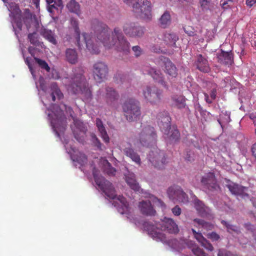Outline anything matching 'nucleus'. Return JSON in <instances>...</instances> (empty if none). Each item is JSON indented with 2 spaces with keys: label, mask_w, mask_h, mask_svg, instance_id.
<instances>
[{
  "label": "nucleus",
  "mask_w": 256,
  "mask_h": 256,
  "mask_svg": "<svg viewBox=\"0 0 256 256\" xmlns=\"http://www.w3.org/2000/svg\"><path fill=\"white\" fill-rule=\"evenodd\" d=\"M132 50L136 58L140 56L143 54L142 49L138 46H136L132 47Z\"/></svg>",
  "instance_id": "obj_49"
},
{
  "label": "nucleus",
  "mask_w": 256,
  "mask_h": 256,
  "mask_svg": "<svg viewBox=\"0 0 256 256\" xmlns=\"http://www.w3.org/2000/svg\"><path fill=\"white\" fill-rule=\"evenodd\" d=\"M73 161L78 162L80 166H84L87 163L88 159L86 156L82 152H78L72 156Z\"/></svg>",
  "instance_id": "obj_40"
},
{
  "label": "nucleus",
  "mask_w": 256,
  "mask_h": 256,
  "mask_svg": "<svg viewBox=\"0 0 256 256\" xmlns=\"http://www.w3.org/2000/svg\"><path fill=\"white\" fill-rule=\"evenodd\" d=\"M221 223L226 227L228 231L229 232H234L236 234H239L240 232L239 228L236 226L230 224L224 220H222Z\"/></svg>",
  "instance_id": "obj_43"
},
{
  "label": "nucleus",
  "mask_w": 256,
  "mask_h": 256,
  "mask_svg": "<svg viewBox=\"0 0 256 256\" xmlns=\"http://www.w3.org/2000/svg\"><path fill=\"white\" fill-rule=\"evenodd\" d=\"M34 60L41 68L45 70L47 72H50V68L45 60L36 57H34Z\"/></svg>",
  "instance_id": "obj_45"
},
{
  "label": "nucleus",
  "mask_w": 256,
  "mask_h": 256,
  "mask_svg": "<svg viewBox=\"0 0 256 256\" xmlns=\"http://www.w3.org/2000/svg\"><path fill=\"white\" fill-rule=\"evenodd\" d=\"M158 124L162 131L165 134H168L170 129L171 118L166 111H163L158 114Z\"/></svg>",
  "instance_id": "obj_13"
},
{
  "label": "nucleus",
  "mask_w": 256,
  "mask_h": 256,
  "mask_svg": "<svg viewBox=\"0 0 256 256\" xmlns=\"http://www.w3.org/2000/svg\"><path fill=\"white\" fill-rule=\"evenodd\" d=\"M201 182L210 190H216L219 188L215 175L213 172L206 174L202 178Z\"/></svg>",
  "instance_id": "obj_15"
},
{
  "label": "nucleus",
  "mask_w": 256,
  "mask_h": 256,
  "mask_svg": "<svg viewBox=\"0 0 256 256\" xmlns=\"http://www.w3.org/2000/svg\"><path fill=\"white\" fill-rule=\"evenodd\" d=\"M171 99L172 102V105L178 108H184L186 104L185 97L181 94H174L172 96Z\"/></svg>",
  "instance_id": "obj_32"
},
{
  "label": "nucleus",
  "mask_w": 256,
  "mask_h": 256,
  "mask_svg": "<svg viewBox=\"0 0 256 256\" xmlns=\"http://www.w3.org/2000/svg\"><path fill=\"white\" fill-rule=\"evenodd\" d=\"M148 158L154 168L162 169L166 164V158L164 152L154 148L148 154Z\"/></svg>",
  "instance_id": "obj_10"
},
{
  "label": "nucleus",
  "mask_w": 256,
  "mask_h": 256,
  "mask_svg": "<svg viewBox=\"0 0 256 256\" xmlns=\"http://www.w3.org/2000/svg\"><path fill=\"white\" fill-rule=\"evenodd\" d=\"M194 254L196 256H208L202 250L199 248H196L192 249Z\"/></svg>",
  "instance_id": "obj_53"
},
{
  "label": "nucleus",
  "mask_w": 256,
  "mask_h": 256,
  "mask_svg": "<svg viewBox=\"0 0 256 256\" xmlns=\"http://www.w3.org/2000/svg\"><path fill=\"white\" fill-rule=\"evenodd\" d=\"M232 194L235 195H242L246 189V187L238 185V184L234 183L229 181L228 184L226 185Z\"/></svg>",
  "instance_id": "obj_30"
},
{
  "label": "nucleus",
  "mask_w": 256,
  "mask_h": 256,
  "mask_svg": "<svg viewBox=\"0 0 256 256\" xmlns=\"http://www.w3.org/2000/svg\"><path fill=\"white\" fill-rule=\"evenodd\" d=\"M194 208L200 215L204 216L208 213L209 208L202 201L196 198L194 200Z\"/></svg>",
  "instance_id": "obj_28"
},
{
  "label": "nucleus",
  "mask_w": 256,
  "mask_h": 256,
  "mask_svg": "<svg viewBox=\"0 0 256 256\" xmlns=\"http://www.w3.org/2000/svg\"><path fill=\"white\" fill-rule=\"evenodd\" d=\"M9 11L10 12V16L12 18L20 16H22V12L19 6L15 2H10L9 4Z\"/></svg>",
  "instance_id": "obj_38"
},
{
  "label": "nucleus",
  "mask_w": 256,
  "mask_h": 256,
  "mask_svg": "<svg viewBox=\"0 0 256 256\" xmlns=\"http://www.w3.org/2000/svg\"><path fill=\"white\" fill-rule=\"evenodd\" d=\"M51 96L52 98V100L54 102L56 99V96H57L58 98L60 99L63 97V94L60 90L56 88H55V89L51 93Z\"/></svg>",
  "instance_id": "obj_47"
},
{
  "label": "nucleus",
  "mask_w": 256,
  "mask_h": 256,
  "mask_svg": "<svg viewBox=\"0 0 256 256\" xmlns=\"http://www.w3.org/2000/svg\"><path fill=\"white\" fill-rule=\"evenodd\" d=\"M159 228L170 234H176L179 232L178 225L170 218H164L159 224Z\"/></svg>",
  "instance_id": "obj_14"
},
{
  "label": "nucleus",
  "mask_w": 256,
  "mask_h": 256,
  "mask_svg": "<svg viewBox=\"0 0 256 256\" xmlns=\"http://www.w3.org/2000/svg\"><path fill=\"white\" fill-rule=\"evenodd\" d=\"M142 226L144 229L152 236L158 238L161 237V233L158 231L159 229V224L156 226L150 222L146 221L143 222Z\"/></svg>",
  "instance_id": "obj_24"
},
{
  "label": "nucleus",
  "mask_w": 256,
  "mask_h": 256,
  "mask_svg": "<svg viewBox=\"0 0 256 256\" xmlns=\"http://www.w3.org/2000/svg\"><path fill=\"white\" fill-rule=\"evenodd\" d=\"M66 8L70 12L75 14L80 18L82 14L80 6L75 0H70L66 4Z\"/></svg>",
  "instance_id": "obj_34"
},
{
  "label": "nucleus",
  "mask_w": 256,
  "mask_h": 256,
  "mask_svg": "<svg viewBox=\"0 0 256 256\" xmlns=\"http://www.w3.org/2000/svg\"><path fill=\"white\" fill-rule=\"evenodd\" d=\"M194 238L206 249L210 251H212L214 250V248L212 244L202 236L200 232H198L194 236Z\"/></svg>",
  "instance_id": "obj_35"
},
{
  "label": "nucleus",
  "mask_w": 256,
  "mask_h": 256,
  "mask_svg": "<svg viewBox=\"0 0 256 256\" xmlns=\"http://www.w3.org/2000/svg\"><path fill=\"white\" fill-rule=\"evenodd\" d=\"M92 28L98 42L103 44L104 47L110 48L115 46L118 51L126 54L130 53V44L120 28H114L111 33L110 28L106 24L95 20L92 22Z\"/></svg>",
  "instance_id": "obj_1"
},
{
  "label": "nucleus",
  "mask_w": 256,
  "mask_h": 256,
  "mask_svg": "<svg viewBox=\"0 0 256 256\" xmlns=\"http://www.w3.org/2000/svg\"><path fill=\"white\" fill-rule=\"evenodd\" d=\"M122 107L124 115L128 122L136 121L140 118L141 111L138 101L130 98L124 103Z\"/></svg>",
  "instance_id": "obj_5"
},
{
  "label": "nucleus",
  "mask_w": 256,
  "mask_h": 256,
  "mask_svg": "<svg viewBox=\"0 0 256 256\" xmlns=\"http://www.w3.org/2000/svg\"><path fill=\"white\" fill-rule=\"evenodd\" d=\"M156 134L154 127L144 126L139 134L138 140L144 146L148 147L156 144Z\"/></svg>",
  "instance_id": "obj_6"
},
{
  "label": "nucleus",
  "mask_w": 256,
  "mask_h": 256,
  "mask_svg": "<svg viewBox=\"0 0 256 256\" xmlns=\"http://www.w3.org/2000/svg\"><path fill=\"white\" fill-rule=\"evenodd\" d=\"M126 4H132V11L138 18L150 20L152 18L151 3L148 0H138L133 4L135 0H122Z\"/></svg>",
  "instance_id": "obj_4"
},
{
  "label": "nucleus",
  "mask_w": 256,
  "mask_h": 256,
  "mask_svg": "<svg viewBox=\"0 0 256 256\" xmlns=\"http://www.w3.org/2000/svg\"><path fill=\"white\" fill-rule=\"evenodd\" d=\"M98 173V170L94 168L92 170V174L94 181L98 188L106 196L110 199H116L120 202L122 208V211H120L121 214H126L129 212V204L126 198L120 195L117 196L112 184L106 180L103 176H100Z\"/></svg>",
  "instance_id": "obj_3"
},
{
  "label": "nucleus",
  "mask_w": 256,
  "mask_h": 256,
  "mask_svg": "<svg viewBox=\"0 0 256 256\" xmlns=\"http://www.w3.org/2000/svg\"><path fill=\"white\" fill-rule=\"evenodd\" d=\"M91 137L92 140V142L94 145L98 148H101V143L100 141V140L98 138L96 135L94 134H92L91 135Z\"/></svg>",
  "instance_id": "obj_54"
},
{
  "label": "nucleus",
  "mask_w": 256,
  "mask_h": 256,
  "mask_svg": "<svg viewBox=\"0 0 256 256\" xmlns=\"http://www.w3.org/2000/svg\"><path fill=\"white\" fill-rule=\"evenodd\" d=\"M195 224L201 226L202 228L207 230H211L213 228L214 226L210 222H206L202 220L195 218L194 220Z\"/></svg>",
  "instance_id": "obj_41"
},
{
  "label": "nucleus",
  "mask_w": 256,
  "mask_h": 256,
  "mask_svg": "<svg viewBox=\"0 0 256 256\" xmlns=\"http://www.w3.org/2000/svg\"><path fill=\"white\" fill-rule=\"evenodd\" d=\"M184 32L188 36H196L195 34V32L194 30V28L192 26H186L184 27Z\"/></svg>",
  "instance_id": "obj_51"
},
{
  "label": "nucleus",
  "mask_w": 256,
  "mask_h": 256,
  "mask_svg": "<svg viewBox=\"0 0 256 256\" xmlns=\"http://www.w3.org/2000/svg\"><path fill=\"white\" fill-rule=\"evenodd\" d=\"M124 154L130 158L136 164L140 165L141 160L140 156L130 147L126 148L124 150Z\"/></svg>",
  "instance_id": "obj_31"
},
{
  "label": "nucleus",
  "mask_w": 256,
  "mask_h": 256,
  "mask_svg": "<svg viewBox=\"0 0 256 256\" xmlns=\"http://www.w3.org/2000/svg\"><path fill=\"white\" fill-rule=\"evenodd\" d=\"M233 3V0H220V4L224 10L229 8Z\"/></svg>",
  "instance_id": "obj_48"
},
{
  "label": "nucleus",
  "mask_w": 256,
  "mask_h": 256,
  "mask_svg": "<svg viewBox=\"0 0 256 256\" xmlns=\"http://www.w3.org/2000/svg\"><path fill=\"white\" fill-rule=\"evenodd\" d=\"M28 51L29 53L31 54V56L34 58V56H35V51H36L35 48L34 46H30L28 48Z\"/></svg>",
  "instance_id": "obj_62"
},
{
  "label": "nucleus",
  "mask_w": 256,
  "mask_h": 256,
  "mask_svg": "<svg viewBox=\"0 0 256 256\" xmlns=\"http://www.w3.org/2000/svg\"><path fill=\"white\" fill-rule=\"evenodd\" d=\"M194 64L196 68L200 72H208L210 70V68L208 60L202 56V54H198V56Z\"/></svg>",
  "instance_id": "obj_22"
},
{
  "label": "nucleus",
  "mask_w": 256,
  "mask_h": 256,
  "mask_svg": "<svg viewBox=\"0 0 256 256\" xmlns=\"http://www.w3.org/2000/svg\"><path fill=\"white\" fill-rule=\"evenodd\" d=\"M143 96L146 101L153 105L159 104L163 97V90L156 86H146L142 90Z\"/></svg>",
  "instance_id": "obj_8"
},
{
  "label": "nucleus",
  "mask_w": 256,
  "mask_h": 256,
  "mask_svg": "<svg viewBox=\"0 0 256 256\" xmlns=\"http://www.w3.org/2000/svg\"><path fill=\"white\" fill-rule=\"evenodd\" d=\"M66 60L70 64H76L78 62V56L76 49L68 48L65 50Z\"/></svg>",
  "instance_id": "obj_26"
},
{
  "label": "nucleus",
  "mask_w": 256,
  "mask_h": 256,
  "mask_svg": "<svg viewBox=\"0 0 256 256\" xmlns=\"http://www.w3.org/2000/svg\"><path fill=\"white\" fill-rule=\"evenodd\" d=\"M162 39L164 44L168 46H175L176 41L178 40V36L174 32H166L158 40Z\"/></svg>",
  "instance_id": "obj_21"
},
{
  "label": "nucleus",
  "mask_w": 256,
  "mask_h": 256,
  "mask_svg": "<svg viewBox=\"0 0 256 256\" xmlns=\"http://www.w3.org/2000/svg\"><path fill=\"white\" fill-rule=\"evenodd\" d=\"M160 24L162 28H167L171 22V16L169 12L166 10L160 16L159 20Z\"/></svg>",
  "instance_id": "obj_37"
},
{
  "label": "nucleus",
  "mask_w": 256,
  "mask_h": 256,
  "mask_svg": "<svg viewBox=\"0 0 256 256\" xmlns=\"http://www.w3.org/2000/svg\"><path fill=\"white\" fill-rule=\"evenodd\" d=\"M180 134L177 129H174L170 132V138L172 141L176 142L180 139Z\"/></svg>",
  "instance_id": "obj_46"
},
{
  "label": "nucleus",
  "mask_w": 256,
  "mask_h": 256,
  "mask_svg": "<svg viewBox=\"0 0 256 256\" xmlns=\"http://www.w3.org/2000/svg\"><path fill=\"white\" fill-rule=\"evenodd\" d=\"M244 228L248 230L251 232H254V228L253 225H252L250 223L248 222L244 224Z\"/></svg>",
  "instance_id": "obj_61"
},
{
  "label": "nucleus",
  "mask_w": 256,
  "mask_h": 256,
  "mask_svg": "<svg viewBox=\"0 0 256 256\" xmlns=\"http://www.w3.org/2000/svg\"><path fill=\"white\" fill-rule=\"evenodd\" d=\"M176 202L184 204L188 202V197L186 194L182 190V188H180V192L178 193Z\"/></svg>",
  "instance_id": "obj_42"
},
{
  "label": "nucleus",
  "mask_w": 256,
  "mask_h": 256,
  "mask_svg": "<svg viewBox=\"0 0 256 256\" xmlns=\"http://www.w3.org/2000/svg\"><path fill=\"white\" fill-rule=\"evenodd\" d=\"M212 0H200V6L202 10H208L209 8V5Z\"/></svg>",
  "instance_id": "obj_55"
},
{
  "label": "nucleus",
  "mask_w": 256,
  "mask_h": 256,
  "mask_svg": "<svg viewBox=\"0 0 256 256\" xmlns=\"http://www.w3.org/2000/svg\"><path fill=\"white\" fill-rule=\"evenodd\" d=\"M143 70L146 72V74L150 75L156 82L160 84L165 89L168 90L167 82L165 81L164 76L160 70L147 66L144 67Z\"/></svg>",
  "instance_id": "obj_12"
},
{
  "label": "nucleus",
  "mask_w": 256,
  "mask_h": 256,
  "mask_svg": "<svg viewBox=\"0 0 256 256\" xmlns=\"http://www.w3.org/2000/svg\"><path fill=\"white\" fill-rule=\"evenodd\" d=\"M84 70L82 66H77L72 70V74L68 78L66 84L68 90L74 94H82L86 101L92 98V92L88 87L86 78L84 76Z\"/></svg>",
  "instance_id": "obj_2"
},
{
  "label": "nucleus",
  "mask_w": 256,
  "mask_h": 256,
  "mask_svg": "<svg viewBox=\"0 0 256 256\" xmlns=\"http://www.w3.org/2000/svg\"><path fill=\"white\" fill-rule=\"evenodd\" d=\"M108 166V168H106L105 172H106L109 176H114L115 175L116 170L114 168L112 167L110 162L108 161L106 162Z\"/></svg>",
  "instance_id": "obj_52"
},
{
  "label": "nucleus",
  "mask_w": 256,
  "mask_h": 256,
  "mask_svg": "<svg viewBox=\"0 0 256 256\" xmlns=\"http://www.w3.org/2000/svg\"><path fill=\"white\" fill-rule=\"evenodd\" d=\"M52 111L55 118L51 120V125L56 134L59 136L58 131L63 132L66 127V118L65 116L63 111L59 108L57 105L53 106Z\"/></svg>",
  "instance_id": "obj_7"
},
{
  "label": "nucleus",
  "mask_w": 256,
  "mask_h": 256,
  "mask_svg": "<svg viewBox=\"0 0 256 256\" xmlns=\"http://www.w3.org/2000/svg\"><path fill=\"white\" fill-rule=\"evenodd\" d=\"M48 4V10L50 12H52L54 9H58V8L62 6V0H46Z\"/></svg>",
  "instance_id": "obj_39"
},
{
  "label": "nucleus",
  "mask_w": 256,
  "mask_h": 256,
  "mask_svg": "<svg viewBox=\"0 0 256 256\" xmlns=\"http://www.w3.org/2000/svg\"><path fill=\"white\" fill-rule=\"evenodd\" d=\"M108 72V66L103 62L98 61L92 66V73L94 80L98 82L106 79Z\"/></svg>",
  "instance_id": "obj_11"
},
{
  "label": "nucleus",
  "mask_w": 256,
  "mask_h": 256,
  "mask_svg": "<svg viewBox=\"0 0 256 256\" xmlns=\"http://www.w3.org/2000/svg\"><path fill=\"white\" fill-rule=\"evenodd\" d=\"M256 3V0H246V4L248 6L250 7L252 6L254 4Z\"/></svg>",
  "instance_id": "obj_64"
},
{
  "label": "nucleus",
  "mask_w": 256,
  "mask_h": 256,
  "mask_svg": "<svg viewBox=\"0 0 256 256\" xmlns=\"http://www.w3.org/2000/svg\"><path fill=\"white\" fill-rule=\"evenodd\" d=\"M118 98L119 94L114 88L111 87L106 88L105 100L107 104H112L114 101L117 100Z\"/></svg>",
  "instance_id": "obj_27"
},
{
  "label": "nucleus",
  "mask_w": 256,
  "mask_h": 256,
  "mask_svg": "<svg viewBox=\"0 0 256 256\" xmlns=\"http://www.w3.org/2000/svg\"><path fill=\"white\" fill-rule=\"evenodd\" d=\"M122 30L128 37L140 38L144 34V28L138 22L130 20H126L123 24Z\"/></svg>",
  "instance_id": "obj_9"
},
{
  "label": "nucleus",
  "mask_w": 256,
  "mask_h": 256,
  "mask_svg": "<svg viewBox=\"0 0 256 256\" xmlns=\"http://www.w3.org/2000/svg\"><path fill=\"white\" fill-rule=\"evenodd\" d=\"M208 238L214 241L218 240L220 237L219 235L215 232H212L208 234Z\"/></svg>",
  "instance_id": "obj_56"
},
{
  "label": "nucleus",
  "mask_w": 256,
  "mask_h": 256,
  "mask_svg": "<svg viewBox=\"0 0 256 256\" xmlns=\"http://www.w3.org/2000/svg\"><path fill=\"white\" fill-rule=\"evenodd\" d=\"M74 124L76 128L80 130V132L82 134V136H79L78 134L75 131H74V138L78 142L83 143L84 141V136L85 135L86 132L87 131L86 126L80 120L74 121Z\"/></svg>",
  "instance_id": "obj_25"
},
{
  "label": "nucleus",
  "mask_w": 256,
  "mask_h": 256,
  "mask_svg": "<svg viewBox=\"0 0 256 256\" xmlns=\"http://www.w3.org/2000/svg\"><path fill=\"white\" fill-rule=\"evenodd\" d=\"M172 214L176 216H178L181 214L182 210L180 206L178 205L176 206L172 210Z\"/></svg>",
  "instance_id": "obj_58"
},
{
  "label": "nucleus",
  "mask_w": 256,
  "mask_h": 256,
  "mask_svg": "<svg viewBox=\"0 0 256 256\" xmlns=\"http://www.w3.org/2000/svg\"><path fill=\"white\" fill-rule=\"evenodd\" d=\"M30 58L28 57L26 58L25 59V62L27 64V66H28V68H29V69H30L32 74H33L34 70H33L32 64H31L30 62Z\"/></svg>",
  "instance_id": "obj_60"
},
{
  "label": "nucleus",
  "mask_w": 256,
  "mask_h": 256,
  "mask_svg": "<svg viewBox=\"0 0 256 256\" xmlns=\"http://www.w3.org/2000/svg\"><path fill=\"white\" fill-rule=\"evenodd\" d=\"M12 18V20L14 24H16V25L18 28L19 30H22V16H20L15 17Z\"/></svg>",
  "instance_id": "obj_50"
},
{
  "label": "nucleus",
  "mask_w": 256,
  "mask_h": 256,
  "mask_svg": "<svg viewBox=\"0 0 256 256\" xmlns=\"http://www.w3.org/2000/svg\"><path fill=\"white\" fill-rule=\"evenodd\" d=\"M70 22L76 34V38L78 45L79 48H80L82 44H81L80 41V31L79 28L78 21L76 18L74 17H72L70 19Z\"/></svg>",
  "instance_id": "obj_33"
},
{
  "label": "nucleus",
  "mask_w": 256,
  "mask_h": 256,
  "mask_svg": "<svg viewBox=\"0 0 256 256\" xmlns=\"http://www.w3.org/2000/svg\"><path fill=\"white\" fill-rule=\"evenodd\" d=\"M84 38L86 46L88 50L92 54H98L100 52L98 46L94 44L91 36L84 32L82 34Z\"/></svg>",
  "instance_id": "obj_19"
},
{
  "label": "nucleus",
  "mask_w": 256,
  "mask_h": 256,
  "mask_svg": "<svg viewBox=\"0 0 256 256\" xmlns=\"http://www.w3.org/2000/svg\"><path fill=\"white\" fill-rule=\"evenodd\" d=\"M160 60L164 63V72L172 78H176L178 75V69L176 66L168 58L162 56Z\"/></svg>",
  "instance_id": "obj_18"
},
{
  "label": "nucleus",
  "mask_w": 256,
  "mask_h": 256,
  "mask_svg": "<svg viewBox=\"0 0 256 256\" xmlns=\"http://www.w3.org/2000/svg\"><path fill=\"white\" fill-rule=\"evenodd\" d=\"M216 89H212L210 93V97L212 100H214L216 98Z\"/></svg>",
  "instance_id": "obj_63"
},
{
  "label": "nucleus",
  "mask_w": 256,
  "mask_h": 256,
  "mask_svg": "<svg viewBox=\"0 0 256 256\" xmlns=\"http://www.w3.org/2000/svg\"><path fill=\"white\" fill-rule=\"evenodd\" d=\"M218 256H234V254L226 250H219Z\"/></svg>",
  "instance_id": "obj_59"
},
{
  "label": "nucleus",
  "mask_w": 256,
  "mask_h": 256,
  "mask_svg": "<svg viewBox=\"0 0 256 256\" xmlns=\"http://www.w3.org/2000/svg\"><path fill=\"white\" fill-rule=\"evenodd\" d=\"M180 188V186L177 185H173L169 187L167 190V194L169 198L174 202H176Z\"/></svg>",
  "instance_id": "obj_36"
},
{
  "label": "nucleus",
  "mask_w": 256,
  "mask_h": 256,
  "mask_svg": "<svg viewBox=\"0 0 256 256\" xmlns=\"http://www.w3.org/2000/svg\"><path fill=\"white\" fill-rule=\"evenodd\" d=\"M28 38L30 42L35 46H39L42 44L38 40V36L36 32L29 34H28Z\"/></svg>",
  "instance_id": "obj_44"
},
{
  "label": "nucleus",
  "mask_w": 256,
  "mask_h": 256,
  "mask_svg": "<svg viewBox=\"0 0 256 256\" xmlns=\"http://www.w3.org/2000/svg\"><path fill=\"white\" fill-rule=\"evenodd\" d=\"M40 34L50 42L54 45H56L58 42L56 36L54 31L42 27L40 31Z\"/></svg>",
  "instance_id": "obj_23"
},
{
  "label": "nucleus",
  "mask_w": 256,
  "mask_h": 256,
  "mask_svg": "<svg viewBox=\"0 0 256 256\" xmlns=\"http://www.w3.org/2000/svg\"><path fill=\"white\" fill-rule=\"evenodd\" d=\"M217 59L219 63L228 66L234 63V56L232 51L224 52L221 50V52L217 56Z\"/></svg>",
  "instance_id": "obj_16"
},
{
  "label": "nucleus",
  "mask_w": 256,
  "mask_h": 256,
  "mask_svg": "<svg viewBox=\"0 0 256 256\" xmlns=\"http://www.w3.org/2000/svg\"><path fill=\"white\" fill-rule=\"evenodd\" d=\"M96 124L103 140L106 143H108L110 142V138L102 120L99 118H96Z\"/></svg>",
  "instance_id": "obj_29"
},
{
  "label": "nucleus",
  "mask_w": 256,
  "mask_h": 256,
  "mask_svg": "<svg viewBox=\"0 0 256 256\" xmlns=\"http://www.w3.org/2000/svg\"><path fill=\"white\" fill-rule=\"evenodd\" d=\"M138 208L142 214L146 216H154L156 213V211L149 200H142L140 202Z\"/></svg>",
  "instance_id": "obj_20"
},
{
  "label": "nucleus",
  "mask_w": 256,
  "mask_h": 256,
  "mask_svg": "<svg viewBox=\"0 0 256 256\" xmlns=\"http://www.w3.org/2000/svg\"><path fill=\"white\" fill-rule=\"evenodd\" d=\"M185 159L188 162H192L194 160V154L192 151L186 152Z\"/></svg>",
  "instance_id": "obj_57"
},
{
  "label": "nucleus",
  "mask_w": 256,
  "mask_h": 256,
  "mask_svg": "<svg viewBox=\"0 0 256 256\" xmlns=\"http://www.w3.org/2000/svg\"><path fill=\"white\" fill-rule=\"evenodd\" d=\"M124 178L126 182L131 189L136 192H142V190L136 182L135 174L133 172H128V173L124 174Z\"/></svg>",
  "instance_id": "obj_17"
}]
</instances>
